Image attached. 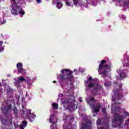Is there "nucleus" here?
I'll use <instances>...</instances> for the list:
<instances>
[{"instance_id": "nucleus-50", "label": "nucleus", "mask_w": 129, "mask_h": 129, "mask_svg": "<svg viewBox=\"0 0 129 129\" xmlns=\"http://www.w3.org/2000/svg\"><path fill=\"white\" fill-rule=\"evenodd\" d=\"M51 129H54V127H51Z\"/></svg>"}, {"instance_id": "nucleus-8", "label": "nucleus", "mask_w": 129, "mask_h": 129, "mask_svg": "<svg viewBox=\"0 0 129 129\" xmlns=\"http://www.w3.org/2000/svg\"><path fill=\"white\" fill-rule=\"evenodd\" d=\"M31 111L32 110H26V119H29L30 121L33 122L35 120V117H36V116H35L33 113H31Z\"/></svg>"}, {"instance_id": "nucleus-57", "label": "nucleus", "mask_w": 129, "mask_h": 129, "mask_svg": "<svg viewBox=\"0 0 129 129\" xmlns=\"http://www.w3.org/2000/svg\"><path fill=\"white\" fill-rule=\"evenodd\" d=\"M67 108H69V107H68Z\"/></svg>"}, {"instance_id": "nucleus-12", "label": "nucleus", "mask_w": 129, "mask_h": 129, "mask_svg": "<svg viewBox=\"0 0 129 129\" xmlns=\"http://www.w3.org/2000/svg\"><path fill=\"white\" fill-rule=\"evenodd\" d=\"M18 80L20 81V83L23 82H29L30 81V78L28 77L27 79H25L24 77H19L18 78Z\"/></svg>"}, {"instance_id": "nucleus-21", "label": "nucleus", "mask_w": 129, "mask_h": 129, "mask_svg": "<svg viewBox=\"0 0 129 129\" xmlns=\"http://www.w3.org/2000/svg\"><path fill=\"white\" fill-rule=\"evenodd\" d=\"M18 14H19L21 17H23V16L25 15V11L23 9H21L20 11H18Z\"/></svg>"}, {"instance_id": "nucleus-55", "label": "nucleus", "mask_w": 129, "mask_h": 129, "mask_svg": "<svg viewBox=\"0 0 129 129\" xmlns=\"http://www.w3.org/2000/svg\"><path fill=\"white\" fill-rule=\"evenodd\" d=\"M74 72H75V71H75V70H74Z\"/></svg>"}, {"instance_id": "nucleus-28", "label": "nucleus", "mask_w": 129, "mask_h": 129, "mask_svg": "<svg viewBox=\"0 0 129 129\" xmlns=\"http://www.w3.org/2000/svg\"><path fill=\"white\" fill-rule=\"evenodd\" d=\"M102 112H103V113H105V112H106V109H105V108H103L102 109Z\"/></svg>"}, {"instance_id": "nucleus-20", "label": "nucleus", "mask_w": 129, "mask_h": 129, "mask_svg": "<svg viewBox=\"0 0 129 129\" xmlns=\"http://www.w3.org/2000/svg\"><path fill=\"white\" fill-rule=\"evenodd\" d=\"M52 107L53 109H55V110L58 109V104L56 103H53L52 104Z\"/></svg>"}, {"instance_id": "nucleus-36", "label": "nucleus", "mask_w": 129, "mask_h": 129, "mask_svg": "<svg viewBox=\"0 0 129 129\" xmlns=\"http://www.w3.org/2000/svg\"><path fill=\"white\" fill-rule=\"evenodd\" d=\"M124 114H125V115H127L128 116V113L127 112H124Z\"/></svg>"}, {"instance_id": "nucleus-5", "label": "nucleus", "mask_w": 129, "mask_h": 129, "mask_svg": "<svg viewBox=\"0 0 129 129\" xmlns=\"http://www.w3.org/2000/svg\"><path fill=\"white\" fill-rule=\"evenodd\" d=\"M92 80V77H90L87 81H85V83H86V85H87L88 88H93L94 90H96L97 89H100L99 88V84H97L96 86L94 83H92V82L89 83V81H91Z\"/></svg>"}, {"instance_id": "nucleus-7", "label": "nucleus", "mask_w": 129, "mask_h": 129, "mask_svg": "<svg viewBox=\"0 0 129 129\" xmlns=\"http://www.w3.org/2000/svg\"><path fill=\"white\" fill-rule=\"evenodd\" d=\"M11 7L12 8L11 10L12 15H13V16H18V15H19V11L16 10V9H17V10H20V8H21V7L18 6V4L16 2L15 4H13Z\"/></svg>"}, {"instance_id": "nucleus-2", "label": "nucleus", "mask_w": 129, "mask_h": 129, "mask_svg": "<svg viewBox=\"0 0 129 129\" xmlns=\"http://www.w3.org/2000/svg\"><path fill=\"white\" fill-rule=\"evenodd\" d=\"M73 71L68 69H64L61 70V74L58 76V79L61 81H66V80H69L71 82L72 81L73 78V75H72Z\"/></svg>"}, {"instance_id": "nucleus-16", "label": "nucleus", "mask_w": 129, "mask_h": 129, "mask_svg": "<svg viewBox=\"0 0 129 129\" xmlns=\"http://www.w3.org/2000/svg\"><path fill=\"white\" fill-rule=\"evenodd\" d=\"M17 70H19V69H22L23 68V63L19 62L17 64Z\"/></svg>"}, {"instance_id": "nucleus-19", "label": "nucleus", "mask_w": 129, "mask_h": 129, "mask_svg": "<svg viewBox=\"0 0 129 129\" xmlns=\"http://www.w3.org/2000/svg\"><path fill=\"white\" fill-rule=\"evenodd\" d=\"M53 117H55V115L54 114L50 115V117L49 118V122L50 123H55V122H53Z\"/></svg>"}, {"instance_id": "nucleus-29", "label": "nucleus", "mask_w": 129, "mask_h": 129, "mask_svg": "<svg viewBox=\"0 0 129 129\" xmlns=\"http://www.w3.org/2000/svg\"><path fill=\"white\" fill-rule=\"evenodd\" d=\"M6 21L5 19L3 20V21H1V25H4V24H6Z\"/></svg>"}, {"instance_id": "nucleus-30", "label": "nucleus", "mask_w": 129, "mask_h": 129, "mask_svg": "<svg viewBox=\"0 0 129 129\" xmlns=\"http://www.w3.org/2000/svg\"><path fill=\"white\" fill-rule=\"evenodd\" d=\"M4 50H5V48H4V47L2 46H0V52H3Z\"/></svg>"}, {"instance_id": "nucleus-17", "label": "nucleus", "mask_w": 129, "mask_h": 129, "mask_svg": "<svg viewBox=\"0 0 129 129\" xmlns=\"http://www.w3.org/2000/svg\"><path fill=\"white\" fill-rule=\"evenodd\" d=\"M100 90V89H97V90H93V91H92V94H93L94 96H96L97 95V93H98V91Z\"/></svg>"}, {"instance_id": "nucleus-14", "label": "nucleus", "mask_w": 129, "mask_h": 129, "mask_svg": "<svg viewBox=\"0 0 129 129\" xmlns=\"http://www.w3.org/2000/svg\"><path fill=\"white\" fill-rule=\"evenodd\" d=\"M17 71L20 74H23V75L26 74V70L24 69L23 68L22 69H19V70H17Z\"/></svg>"}, {"instance_id": "nucleus-42", "label": "nucleus", "mask_w": 129, "mask_h": 129, "mask_svg": "<svg viewBox=\"0 0 129 129\" xmlns=\"http://www.w3.org/2000/svg\"><path fill=\"white\" fill-rule=\"evenodd\" d=\"M121 0H118V3H119V4H120V3H121Z\"/></svg>"}, {"instance_id": "nucleus-45", "label": "nucleus", "mask_w": 129, "mask_h": 129, "mask_svg": "<svg viewBox=\"0 0 129 129\" xmlns=\"http://www.w3.org/2000/svg\"><path fill=\"white\" fill-rule=\"evenodd\" d=\"M22 112H23V113H24V112H26L25 111H22Z\"/></svg>"}, {"instance_id": "nucleus-11", "label": "nucleus", "mask_w": 129, "mask_h": 129, "mask_svg": "<svg viewBox=\"0 0 129 129\" xmlns=\"http://www.w3.org/2000/svg\"><path fill=\"white\" fill-rule=\"evenodd\" d=\"M120 92V90H122V84H118L116 83L115 84V85L114 86V89L113 90H118Z\"/></svg>"}, {"instance_id": "nucleus-34", "label": "nucleus", "mask_w": 129, "mask_h": 129, "mask_svg": "<svg viewBox=\"0 0 129 129\" xmlns=\"http://www.w3.org/2000/svg\"><path fill=\"white\" fill-rule=\"evenodd\" d=\"M19 126H20V129H24V125L21 124V125H20Z\"/></svg>"}, {"instance_id": "nucleus-52", "label": "nucleus", "mask_w": 129, "mask_h": 129, "mask_svg": "<svg viewBox=\"0 0 129 129\" xmlns=\"http://www.w3.org/2000/svg\"><path fill=\"white\" fill-rule=\"evenodd\" d=\"M88 103H89V101H87Z\"/></svg>"}, {"instance_id": "nucleus-13", "label": "nucleus", "mask_w": 129, "mask_h": 129, "mask_svg": "<svg viewBox=\"0 0 129 129\" xmlns=\"http://www.w3.org/2000/svg\"><path fill=\"white\" fill-rule=\"evenodd\" d=\"M13 110L14 111V115H15V117H18V116H19V110H18L17 107H14L13 109Z\"/></svg>"}, {"instance_id": "nucleus-6", "label": "nucleus", "mask_w": 129, "mask_h": 129, "mask_svg": "<svg viewBox=\"0 0 129 129\" xmlns=\"http://www.w3.org/2000/svg\"><path fill=\"white\" fill-rule=\"evenodd\" d=\"M12 107H13L12 104H6L5 106H3L1 108L2 113L5 115V116H6V117L9 116V115L10 114V112H9V110H10Z\"/></svg>"}, {"instance_id": "nucleus-32", "label": "nucleus", "mask_w": 129, "mask_h": 129, "mask_svg": "<svg viewBox=\"0 0 129 129\" xmlns=\"http://www.w3.org/2000/svg\"><path fill=\"white\" fill-rule=\"evenodd\" d=\"M101 121H100V120H98L97 121V124H101Z\"/></svg>"}, {"instance_id": "nucleus-51", "label": "nucleus", "mask_w": 129, "mask_h": 129, "mask_svg": "<svg viewBox=\"0 0 129 129\" xmlns=\"http://www.w3.org/2000/svg\"><path fill=\"white\" fill-rule=\"evenodd\" d=\"M97 101V100H95V102H96Z\"/></svg>"}, {"instance_id": "nucleus-54", "label": "nucleus", "mask_w": 129, "mask_h": 129, "mask_svg": "<svg viewBox=\"0 0 129 129\" xmlns=\"http://www.w3.org/2000/svg\"><path fill=\"white\" fill-rule=\"evenodd\" d=\"M1 36H2V37H3V34H1Z\"/></svg>"}, {"instance_id": "nucleus-3", "label": "nucleus", "mask_w": 129, "mask_h": 129, "mask_svg": "<svg viewBox=\"0 0 129 129\" xmlns=\"http://www.w3.org/2000/svg\"><path fill=\"white\" fill-rule=\"evenodd\" d=\"M105 63H106V61L105 60H102L100 63L99 64V68L97 69L98 72H99L100 70H103L102 73H100V75L102 74V77H103V78L107 77V72L111 71V67L107 64L103 65V64Z\"/></svg>"}, {"instance_id": "nucleus-48", "label": "nucleus", "mask_w": 129, "mask_h": 129, "mask_svg": "<svg viewBox=\"0 0 129 129\" xmlns=\"http://www.w3.org/2000/svg\"><path fill=\"white\" fill-rule=\"evenodd\" d=\"M12 2H15V0H11Z\"/></svg>"}, {"instance_id": "nucleus-33", "label": "nucleus", "mask_w": 129, "mask_h": 129, "mask_svg": "<svg viewBox=\"0 0 129 129\" xmlns=\"http://www.w3.org/2000/svg\"><path fill=\"white\" fill-rule=\"evenodd\" d=\"M104 86H105L106 87V86H109V85H108V83L106 82L104 83Z\"/></svg>"}, {"instance_id": "nucleus-43", "label": "nucleus", "mask_w": 129, "mask_h": 129, "mask_svg": "<svg viewBox=\"0 0 129 129\" xmlns=\"http://www.w3.org/2000/svg\"><path fill=\"white\" fill-rule=\"evenodd\" d=\"M56 82H57V81H54L53 82V83H56Z\"/></svg>"}, {"instance_id": "nucleus-23", "label": "nucleus", "mask_w": 129, "mask_h": 129, "mask_svg": "<svg viewBox=\"0 0 129 129\" xmlns=\"http://www.w3.org/2000/svg\"><path fill=\"white\" fill-rule=\"evenodd\" d=\"M7 92H9L10 93H13V89L10 87L9 86L7 88Z\"/></svg>"}, {"instance_id": "nucleus-56", "label": "nucleus", "mask_w": 129, "mask_h": 129, "mask_svg": "<svg viewBox=\"0 0 129 129\" xmlns=\"http://www.w3.org/2000/svg\"><path fill=\"white\" fill-rule=\"evenodd\" d=\"M71 85H72V83H71Z\"/></svg>"}, {"instance_id": "nucleus-18", "label": "nucleus", "mask_w": 129, "mask_h": 129, "mask_svg": "<svg viewBox=\"0 0 129 129\" xmlns=\"http://www.w3.org/2000/svg\"><path fill=\"white\" fill-rule=\"evenodd\" d=\"M62 7H63V4L61 3V2H58L57 3L56 8H57L58 10H60Z\"/></svg>"}, {"instance_id": "nucleus-24", "label": "nucleus", "mask_w": 129, "mask_h": 129, "mask_svg": "<svg viewBox=\"0 0 129 129\" xmlns=\"http://www.w3.org/2000/svg\"><path fill=\"white\" fill-rule=\"evenodd\" d=\"M125 77V74L124 73H122L120 74V78L121 79H123Z\"/></svg>"}, {"instance_id": "nucleus-49", "label": "nucleus", "mask_w": 129, "mask_h": 129, "mask_svg": "<svg viewBox=\"0 0 129 129\" xmlns=\"http://www.w3.org/2000/svg\"><path fill=\"white\" fill-rule=\"evenodd\" d=\"M14 126L15 127H16V124H14Z\"/></svg>"}, {"instance_id": "nucleus-1", "label": "nucleus", "mask_w": 129, "mask_h": 129, "mask_svg": "<svg viewBox=\"0 0 129 129\" xmlns=\"http://www.w3.org/2000/svg\"><path fill=\"white\" fill-rule=\"evenodd\" d=\"M120 111V108L118 107H116L115 108L114 112L113 114V117L111 119L112 124L114 127H117L119 126V128H122L123 126V121H124V115H120L119 112Z\"/></svg>"}, {"instance_id": "nucleus-4", "label": "nucleus", "mask_w": 129, "mask_h": 129, "mask_svg": "<svg viewBox=\"0 0 129 129\" xmlns=\"http://www.w3.org/2000/svg\"><path fill=\"white\" fill-rule=\"evenodd\" d=\"M114 95L112 97V101H115L114 104H120L119 100L123 98V95L119 91V89L117 90H113Z\"/></svg>"}, {"instance_id": "nucleus-44", "label": "nucleus", "mask_w": 129, "mask_h": 129, "mask_svg": "<svg viewBox=\"0 0 129 129\" xmlns=\"http://www.w3.org/2000/svg\"><path fill=\"white\" fill-rule=\"evenodd\" d=\"M2 86V83H0V87Z\"/></svg>"}, {"instance_id": "nucleus-9", "label": "nucleus", "mask_w": 129, "mask_h": 129, "mask_svg": "<svg viewBox=\"0 0 129 129\" xmlns=\"http://www.w3.org/2000/svg\"><path fill=\"white\" fill-rule=\"evenodd\" d=\"M92 122L91 121H88L86 122H82L80 129H90L91 128Z\"/></svg>"}, {"instance_id": "nucleus-27", "label": "nucleus", "mask_w": 129, "mask_h": 129, "mask_svg": "<svg viewBox=\"0 0 129 129\" xmlns=\"http://www.w3.org/2000/svg\"><path fill=\"white\" fill-rule=\"evenodd\" d=\"M27 123H28V122L25 120L22 121V125H24V127H26V126H27Z\"/></svg>"}, {"instance_id": "nucleus-40", "label": "nucleus", "mask_w": 129, "mask_h": 129, "mask_svg": "<svg viewBox=\"0 0 129 129\" xmlns=\"http://www.w3.org/2000/svg\"><path fill=\"white\" fill-rule=\"evenodd\" d=\"M79 100L80 102H82V101H83L82 99H80Z\"/></svg>"}, {"instance_id": "nucleus-22", "label": "nucleus", "mask_w": 129, "mask_h": 129, "mask_svg": "<svg viewBox=\"0 0 129 129\" xmlns=\"http://www.w3.org/2000/svg\"><path fill=\"white\" fill-rule=\"evenodd\" d=\"M15 86H16V87H17V88H20L21 87L20 82L19 81H16L15 82Z\"/></svg>"}, {"instance_id": "nucleus-31", "label": "nucleus", "mask_w": 129, "mask_h": 129, "mask_svg": "<svg viewBox=\"0 0 129 129\" xmlns=\"http://www.w3.org/2000/svg\"><path fill=\"white\" fill-rule=\"evenodd\" d=\"M66 6H68V7H71V5L70 4V3H69V2H67L66 3Z\"/></svg>"}, {"instance_id": "nucleus-26", "label": "nucleus", "mask_w": 129, "mask_h": 129, "mask_svg": "<svg viewBox=\"0 0 129 129\" xmlns=\"http://www.w3.org/2000/svg\"><path fill=\"white\" fill-rule=\"evenodd\" d=\"M123 6L124 7H129V2H125L123 3Z\"/></svg>"}, {"instance_id": "nucleus-41", "label": "nucleus", "mask_w": 129, "mask_h": 129, "mask_svg": "<svg viewBox=\"0 0 129 129\" xmlns=\"http://www.w3.org/2000/svg\"><path fill=\"white\" fill-rule=\"evenodd\" d=\"M3 41H0V45H3Z\"/></svg>"}, {"instance_id": "nucleus-35", "label": "nucleus", "mask_w": 129, "mask_h": 129, "mask_svg": "<svg viewBox=\"0 0 129 129\" xmlns=\"http://www.w3.org/2000/svg\"><path fill=\"white\" fill-rule=\"evenodd\" d=\"M95 99L94 98H90V101L91 102V101H93V100H94Z\"/></svg>"}, {"instance_id": "nucleus-15", "label": "nucleus", "mask_w": 129, "mask_h": 129, "mask_svg": "<svg viewBox=\"0 0 129 129\" xmlns=\"http://www.w3.org/2000/svg\"><path fill=\"white\" fill-rule=\"evenodd\" d=\"M98 129H109V124L107 123H105L103 127L98 128Z\"/></svg>"}, {"instance_id": "nucleus-46", "label": "nucleus", "mask_w": 129, "mask_h": 129, "mask_svg": "<svg viewBox=\"0 0 129 129\" xmlns=\"http://www.w3.org/2000/svg\"><path fill=\"white\" fill-rule=\"evenodd\" d=\"M89 89H88V88H87V89H86V90H88Z\"/></svg>"}, {"instance_id": "nucleus-10", "label": "nucleus", "mask_w": 129, "mask_h": 129, "mask_svg": "<svg viewBox=\"0 0 129 129\" xmlns=\"http://www.w3.org/2000/svg\"><path fill=\"white\" fill-rule=\"evenodd\" d=\"M90 106H92L93 108H94V112L95 113H97V112H99V109L101 108V105L98 104L97 106H94V104H90Z\"/></svg>"}, {"instance_id": "nucleus-58", "label": "nucleus", "mask_w": 129, "mask_h": 129, "mask_svg": "<svg viewBox=\"0 0 129 129\" xmlns=\"http://www.w3.org/2000/svg\"><path fill=\"white\" fill-rule=\"evenodd\" d=\"M0 9H1V5H0Z\"/></svg>"}, {"instance_id": "nucleus-25", "label": "nucleus", "mask_w": 129, "mask_h": 129, "mask_svg": "<svg viewBox=\"0 0 129 129\" xmlns=\"http://www.w3.org/2000/svg\"><path fill=\"white\" fill-rule=\"evenodd\" d=\"M73 2L74 6L77 7V4H78V0H73Z\"/></svg>"}, {"instance_id": "nucleus-37", "label": "nucleus", "mask_w": 129, "mask_h": 129, "mask_svg": "<svg viewBox=\"0 0 129 129\" xmlns=\"http://www.w3.org/2000/svg\"><path fill=\"white\" fill-rule=\"evenodd\" d=\"M126 18V17H125V16L123 15L122 16V19H123V20H125Z\"/></svg>"}, {"instance_id": "nucleus-38", "label": "nucleus", "mask_w": 129, "mask_h": 129, "mask_svg": "<svg viewBox=\"0 0 129 129\" xmlns=\"http://www.w3.org/2000/svg\"><path fill=\"white\" fill-rule=\"evenodd\" d=\"M37 3H41V0H37Z\"/></svg>"}, {"instance_id": "nucleus-39", "label": "nucleus", "mask_w": 129, "mask_h": 129, "mask_svg": "<svg viewBox=\"0 0 129 129\" xmlns=\"http://www.w3.org/2000/svg\"><path fill=\"white\" fill-rule=\"evenodd\" d=\"M73 102H76V100H75V99H74L73 100Z\"/></svg>"}, {"instance_id": "nucleus-53", "label": "nucleus", "mask_w": 129, "mask_h": 129, "mask_svg": "<svg viewBox=\"0 0 129 129\" xmlns=\"http://www.w3.org/2000/svg\"><path fill=\"white\" fill-rule=\"evenodd\" d=\"M5 122H6V121H7V120L5 119Z\"/></svg>"}, {"instance_id": "nucleus-47", "label": "nucleus", "mask_w": 129, "mask_h": 129, "mask_svg": "<svg viewBox=\"0 0 129 129\" xmlns=\"http://www.w3.org/2000/svg\"><path fill=\"white\" fill-rule=\"evenodd\" d=\"M127 121H128V122H129V119H128L127 120Z\"/></svg>"}]
</instances>
